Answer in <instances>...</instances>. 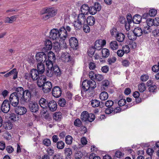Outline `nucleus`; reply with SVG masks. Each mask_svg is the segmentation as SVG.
I'll list each match as a JSON object with an SVG mask.
<instances>
[{
  "label": "nucleus",
  "mask_w": 159,
  "mask_h": 159,
  "mask_svg": "<svg viewBox=\"0 0 159 159\" xmlns=\"http://www.w3.org/2000/svg\"><path fill=\"white\" fill-rule=\"evenodd\" d=\"M153 25L157 26L159 25V18L156 17L154 19H152Z\"/></svg>",
  "instance_id": "obj_62"
},
{
  "label": "nucleus",
  "mask_w": 159,
  "mask_h": 159,
  "mask_svg": "<svg viewBox=\"0 0 159 159\" xmlns=\"http://www.w3.org/2000/svg\"><path fill=\"white\" fill-rule=\"evenodd\" d=\"M138 89L140 92H143L146 89L145 84L143 83H141L139 84Z\"/></svg>",
  "instance_id": "obj_42"
},
{
  "label": "nucleus",
  "mask_w": 159,
  "mask_h": 159,
  "mask_svg": "<svg viewBox=\"0 0 159 159\" xmlns=\"http://www.w3.org/2000/svg\"><path fill=\"white\" fill-rule=\"evenodd\" d=\"M89 87V91L93 90L97 87L96 82L94 80H89L88 82Z\"/></svg>",
  "instance_id": "obj_36"
},
{
  "label": "nucleus",
  "mask_w": 159,
  "mask_h": 159,
  "mask_svg": "<svg viewBox=\"0 0 159 159\" xmlns=\"http://www.w3.org/2000/svg\"><path fill=\"white\" fill-rule=\"evenodd\" d=\"M27 111L26 109L24 107L18 106L16 108L15 112L16 113L20 115L25 114Z\"/></svg>",
  "instance_id": "obj_15"
},
{
  "label": "nucleus",
  "mask_w": 159,
  "mask_h": 159,
  "mask_svg": "<svg viewBox=\"0 0 159 159\" xmlns=\"http://www.w3.org/2000/svg\"><path fill=\"white\" fill-rule=\"evenodd\" d=\"M85 14H83V13H80L78 15V16L77 20L83 24H84L87 19L85 16Z\"/></svg>",
  "instance_id": "obj_26"
},
{
  "label": "nucleus",
  "mask_w": 159,
  "mask_h": 159,
  "mask_svg": "<svg viewBox=\"0 0 159 159\" xmlns=\"http://www.w3.org/2000/svg\"><path fill=\"white\" fill-rule=\"evenodd\" d=\"M57 10L54 7H49L43 8L40 11V15L48 14L51 18L55 16L57 13Z\"/></svg>",
  "instance_id": "obj_3"
},
{
  "label": "nucleus",
  "mask_w": 159,
  "mask_h": 159,
  "mask_svg": "<svg viewBox=\"0 0 159 159\" xmlns=\"http://www.w3.org/2000/svg\"><path fill=\"white\" fill-rule=\"evenodd\" d=\"M30 110L32 112H36L39 110V106L36 102L30 103L29 105Z\"/></svg>",
  "instance_id": "obj_16"
},
{
  "label": "nucleus",
  "mask_w": 159,
  "mask_h": 159,
  "mask_svg": "<svg viewBox=\"0 0 159 159\" xmlns=\"http://www.w3.org/2000/svg\"><path fill=\"white\" fill-rule=\"evenodd\" d=\"M147 25H144V24H143V32L144 34H147L151 32L152 29L151 27H149Z\"/></svg>",
  "instance_id": "obj_34"
},
{
  "label": "nucleus",
  "mask_w": 159,
  "mask_h": 159,
  "mask_svg": "<svg viewBox=\"0 0 159 159\" xmlns=\"http://www.w3.org/2000/svg\"><path fill=\"white\" fill-rule=\"evenodd\" d=\"M52 69H47L46 71V74L48 77H51L52 76L53 74Z\"/></svg>",
  "instance_id": "obj_47"
},
{
  "label": "nucleus",
  "mask_w": 159,
  "mask_h": 159,
  "mask_svg": "<svg viewBox=\"0 0 159 159\" xmlns=\"http://www.w3.org/2000/svg\"><path fill=\"white\" fill-rule=\"evenodd\" d=\"M57 148L59 149H62L64 147V143L62 141H60L57 143Z\"/></svg>",
  "instance_id": "obj_52"
},
{
  "label": "nucleus",
  "mask_w": 159,
  "mask_h": 159,
  "mask_svg": "<svg viewBox=\"0 0 159 159\" xmlns=\"http://www.w3.org/2000/svg\"><path fill=\"white\" fill-rule=\"evenodd\" d=\"M6 150L9 153H11L14 151L13 148L11 146H8L6 147Z\"/></svg>",
  "instance_id": "obj_63"
},
{
  "label": "nucleus",
  "mask_w": 159,
  "mask_h": 159,
  "mask_svg": "<svg viewBox=\"0 0 159 159\" xmlns=\"http://www.w3.org/2000/svg\"><path fill=\"white\" fill-rule=\"evenodd\" d=\"M52 88V83L48 81H46L42 87V90L44 93H47L51 91Z\"/></svg>",
  "instance_id": "obj_10"
},
{
  "label": "nucleus",
  "mask_w": 159,
  "mask_h": 159,
  "mask_svg": "<svg viewBox=\"0 0 159 159\" xmlns=\"http://www.w3.org/2000/svg\"><path fill=\"white\" fill-rule=\"evenodd\" d=\"M142 20V17L139 15H135L133 18V23L136 24H139Z\"/></svg>",
  "instance_id": "obj_28"
},
{
  "label": "nucleus",
  "mask_w": 159,
  "mask_h": 159,
  "mask_svg": "<svg viewBox=\"0 0 159 159\" xmlns=\"http://www.w3.org/2000/svg\"><path fill=\"white\" fill-rule=\"evenodd\" d=\"M17 18V15L13 16L10 17H6L4 19V22L5 23H12L16 20Z\"/></svg>",
  "instance_id": "obj_18"
},
{
  "label": "nucleus",
  "mask_w": 159,
  "mask_h": 159,
  "mask_svg": "<svg viewBox=\"0 0 159 159\" xmlns=\"http://www.w3.org/2000/svg\"><path fill=\"white\" fill-rule=\"evenodd\" d=\"M61 59L63 62H68L70 60V56L68 53L63 52L61 54Z\"/></svg>",
  "instance_id": "obj_17"
},
{
  "label": "nucleus",
  "mask_w": 159,
  "mask_h": 159,
  "mask_svg": "<svg viewBox=\"0 0 159 159\" xmlns=\"http://www.w3.org/2000/svg\"><path fill=\"white\" fill-rule=\"evenodd\" d=\"M58 104L61 107H64L66 105V101L63 98H60L58 102Z\"/></svg>",
  "instance_id": "obj_49"
},
{
  "label": "nucleus",
  "mask_w": 159,
  "mask_h": 159,
  "mask_svg": "<svg viewBox=\"0 0 159 159\" xmlns=\"http://www.w3.org/2000/svg\"><path fill=\"white\" fill-rule=\"evenodd\" d=\"M81 13L87 15L89 11V7L86 4L83 5L80 8Z\"/></svg>",
  "instance_id": "obj_21"
},
{
  "label": "nucleus",
  "mask_w": 159,
  "mask_h": 159,
  "mask_svg": "<svg viewBox=\"0 0 159 159\" xmlns=\"http://www.w3.org/2000/svg\"><path fill=\"white\" fill-rule=\"evenodd\" d=\"M88 113L87 111H83L81 114V119L82 121H88Z\"/></svg>",
  "instance_id": "obj_38"
},
{
  "label": "nucleus",
  "mask_w": 159,
  "mask_h": 159,
  "mask_svg": "<svg viewBox=\"0 0 159 159\" xmlns=\"http://www.w3.org/2000/svg\"><path fill=\"white\" fill-rule=\"evenodd\" d=\"M90 102L91 105L93 107H98L100 104V101L97 99L92 100Z\"/></svg>",
  "instance_id": "obj_37"
},
{
  "label": "nucleus",
  "mask_w": 159,
  "mask_h": 159,
  "mask_svg": "<svg viewBox=\"0 0 159 159\" xmlns=\"http://www.w3.org/2000/svg\"><path fill=\"white\" fill-rule=\"evenodd\" d=\"M55 60V56L54 53L51 51H50L48 54V59L47 60L54 61Z\"/></svg>",
  "instance_id": "obj_44"
},
{
  "label": "nucleus",
  "mask_w": 159,
  "mask_h": 159,
  "mask_svg": "<svg viewBox=\"0 0 159 159\" xmlns=\"http://www.w3.org/2000/svg\"><path fill=\"white\" fill-rule=\"evenodd\" d=\"M106 44V41L105 40L98 39L95 41L94 48L97 50H99L101 49Z\"/></svg>",
  "instance_id": "obj_9"
},
{
  "label": "nucleus",
  "mask_w": 159,
  "mask_h": 159,
  "mask_svg": "<svg viewBox=\"0 0 159 159\" xmlns=\"http://www.w3.org/2000/svg\"><path fill=\"white\" fill-rule=\"evenodd\" d=\"M40 75L42 74H40L36 69H34L31 70L29 74L27 73L25 74V77L26 79L29 80L30 77L33 80H35L41 76Z\"/></svg>",
  "instance_id": "obj_4"
},
{
  "label": "nucleus",
  "mask_w": 159,
  "mask_h": 159,
  "mask_svg": "<svg viewBox=\"0 0 159 159\" xmlns=\"http://www.w3.org/2000/svg\"><path fill=\"white\" fill-rule=\"evenodd\" d=\"M58 30L57 29H53L50 32L49 37L53 40L57 41L60 39Z\"/></svg>",
  "instance_id": "obj_6"
},
{
  "label": "nucleus",
  "mask_w": 159,
  "mask_h": 159,
  "mask_svg": "<svg viewBox=\"0 0 159 159\" xmlns=\"http://www.w3.org/2000/svg\"><path fill=\"white\" fill-rule=\"evenodd\" d=\"M65 153L66 156V158L70 159V156L72 154V151L71 149L69 148H65Z\"/></svg>",
  "instance_id": "obj_41"
},
{
  "label": "nucleus",
  "mask_w": 159,
  "mask_h": 159,
  "mask_svg": "<svg viewBox=\"0 0 159 159\" xmlns=\"http://www.w3.org/2000/svg\"><path fill=\"white\" fill-rule=\"evenodd\" d=\"M95 77L94 80L98 81H101L103 79L102 75L99 74H97Z\"/></svg>",
  "instance_id": "obj_59"
},
{
  "label": "nucleus",
  "mask_w": 159,
  "mask_h": 159,
  "mask_svg": "<svg viewBox=\"0 0 159 159\" xmlns=\"http://www.w3.org/2000/svg\"><path fill=\"white\" fill-rule=\"evenodd\" d=\"M120 19H122L123 20L121 21V23H125V28L127 31H129L130 29V25L132 23L125 21V18L123 17H120Z\"/></svg>",
  "instance_id": "obj_32"
},
{
  "label": "nucleus",
  "mask_w": 159,
  "mask_h": 159,
  "mask_svg": "<svg viewBox=\"0 0 159 159\" xmlns=\"http://www.w3.org/2000/svg\"><path fill=\"white\" fill-rule=\"evenodd\" d=\"M62 117V114L60 112H56L53 115V119L57 121H60Z\"/></svg>",
  "instance_id": "obj_24"
},
{
  "label": "nucleus",
  "mask_w": 159,
  "mask_h": 159,
  "mask_svg": "<svg viewBox=\"0 0 159 159\" xmlns=\"http://www.w3.org/2000/svg\"><path fill=\"white\" fill-rule=\"evenodd\" d=\"M74 125L75 126L80 127L82 125L81 121L79 119L77 118L75 120Z\"/></svg>",
  "instance_id": "obj_55"
},
{
  "label": "nucleus",
  "mask_w": 159,
  "mask_h": 159,
  "mask_svg": "<svg viewBox=\"0 0 159 159\" xmlns=\"http://www.w3.org/2000/svg\"><path fill=\"white\" fill-rule=\"evenodd\" d=\"M1 109L2 111L5 113H7L10 109V104L8 100H5L3 102Z\"/></svg>",
  "instance_id": "obj_11"
},
{
  "label": "nucleus",
  "mask_w": 159,
  "mask_h": 159,
  "mask_svg": "<svg viewBox=\"0 0 159 159\" xmlns=\"http://www.w3.org/2000/svg\"><path fill=\"white\" fill-rule=\"evenodd\" d=\"M46 80L43 76L41 75L37 79V84L39 87H43Z\"/></svg>",
  "instance_id": "obj_19"
},
{
  "label": "nucleus",
  "mask_w": 159,
  "mask_h": 159,
  "mask_svg": "<svg viewBox=\"0 0 159 159\" xmlns=\"http://www.w3.org/2000/svg\"><path fill=\"white\" fill-rule=\"evenodd\" d=\"M16 92L13 93H16L17 96L20 98V101L23 103H28L31 99V93L28 90L24 91L21 87L16 88Z\"/></svg>",
  "instance_id": "obj_2"
},
{
  "label": "nucleus",
  "mask_w": 159,
  "mask_h": 159,
  "mask_svg": "<svg viewBox=\"0 0 159 159\" xmlns=\"http://www.w3.org/2000/svg\"><path fill=\"white\" fill-rule=\"evenodd\" d=\"M52 95L55 98L60 97L61 94V90L60 88L58 86L54 87L52 90Z\"/></svg>",
  "instance_id": "obj_12"
},
{
  "label": "nucleus",
  "mask_w": 159,
  "mask_h": 159,
  "mask_svg": "<svg viewBox=\"0 0 159 159\" xmlns=\"http://www.w3.org/2000/svg\"><path fill=\"white\" fill-rule=\"evenodd\" d=\"M101 52L102 55V57L103 58H107L109 55V51L108 49L107 48H104L102 49Z\"/></svg>",
  "instance_id": "obj_33"
},
{
  "label": "nucleus",
  "mask_w": 159,
  "mask_h": 159,
  "mask_svg": "<svg viewBox=\"0 0 159 159\" xmlns=\"http://www.w3.org/2000/svg\"><path fill=\"white\" fill-rule=\"evenodd\" d=\"M128 37L129 39L132 41H134L136 39L137 36L135 35L134 33H128Z\"/></svg>",
  "instance_id": "obj_48"
},
{
  "label": "nucleus",
  "mask_w": 159,
  "mask_h": 159,
  "mask_svg": "<svg viewBox=\"0 0 159 159\" xmlns=\"http://www.w3.org/2000/svg\"><path fill=\"white\" fill-rule=\"evenodd\" d=\"M58 31L60 38L59 41V47L66 48L67 45L65 40L68 37L69 33L71 31V28L68 25H64V26L60 28Z\"/></svg>",
  "instance_id": "obj_1"
},
{
  "label": "nucleus",
  "mask_w": 159,
  "mask_h": 159,
  "mask_svg": "<svg viewBox=\"0 0 159 159\" xmlns=\"http://www.w3.org/2000/svg\"><path fill=\"white\" fill-rule=\"evenodd\" d=\"M89 80H84L83 81L82 84V89L84 91H86L89 90Z\"/></svg>",
  "instance_id": "obj_22"
},
{
  "label": "nucleus",
  "mask_w": 159,
  "mask_h": 159,
  "mask_svg": "<svg viewBox=\"0 0 159 159\" xmlns=\"http://www.w3.org/2000/svg\"><path fill=\"white\" fill-rule=\"evenodd\" d=\"M37 71L40 74H42L44 71L45 66L42 62L38 63L37 65Z\"/></svg>",
  "instance_id": "obj_23"
},
{
  "label": "nucleus",
  "mask_w": 159,
  "mask_h": 159,
  "mask_svg": "<svg viewBox=\"0 0 159 159\" xmlns=\"http://www.w3.org/2000/svg\"><path fill=\"white\" fill-rule=\"evenodd\" d=\"M36 61L39 62H44L47 59V55L43 52H39L35 55Z\"/></svg>",
  "instance_id": "obj_8"
},
{
  "label": "nucleus",
  "mask_w": 159,
  "mask_h": 159,
  "mask_svg": "<svg viewBox=\"0 0 159 159\" xmlns=\"http://www.w3.org/2000/svg\"><path fill=\"white\" fill-rule=\"evenodd\" d=\"M116 60V58L115 57H110L107 60L108 64L109 65H111L114 63Z\"/></svg>",
  "instance_id": "obj_45"
},
{
  "label": "nucleus",
  "mask_w": 159,
  "mask_h": 159,
  "mask_svg": "<svg viewBox=\"0 0 159 159\" xmlns=\"http://www.w3.org/2000/svg\"><path fill=\"white\" fill-rule=\"evenodd\" d=\"M72 138L70 135L67 136L65 138V142L67 144H71L72 141Z\"/></svg>",
  "instance_id": "obj_46"
},
{
  "label": "nucleus",
  "mask_w": 159,
  "mask_h": 159,
  "mask_svg": "<svg viewBox=\"0 0 159 159\" xmlns=\"http://www.w3.org/2000/svg\"><path fill=\"white\" fill-rule=\"evenodd\" d=\"M109 47L112 50H116L118 48L119 45L117 42L116 41H114L111 42L110 43Z\"/></svg>",
  "instance_id": "obj_30"
},
{
  "label": "nucleus",
  "mask_w": 159,
  "mask_h": 159,
  "mask_svg": "<svg viewBox=\"0 0 159 159\" xmlns=\"http://www.w3.org/2000/svg\"><path fill=\"white\" fill-rule=\"evenodd\" d=\"M83 30L85 33H89L90 32V28L87 24H84L83 27Z\"/></svg>",
  "instance_id": "obj_53"
},
{
  "label": "nucleus",
  "mask_w": 159,
  "mask_h": 159,
  "mask_svg": "<svg viewBox=\"0 0 159 159\" xmlns=\"http://www.w3.org/2000/svg\"><path fill=\"white\" fill-rule=\"evenodd\" d=\"M97 12V11L93 6L89 7V13L91 15L95 14Z\"/></svg>",
  "instance_id": "obj_58"
},
{
  "label": "nucleus",
  "mask_w": 159,
  "mask_h": 159,
  "mask_svg": "<svg viewBox=\"0 0 159 159\" xmlns=\"http://www.w3.org/2000/svg\"><path fill=\"white\" fill-rule=\"evenodd\" d=\"M108 97V95L107 93L106 92H101L100 95V98L102 100H107Z\"/></svg>",
  "instance_id": "obj_39"
},
{
  "label": "nucleus",
  "mask_w": 159,
  "mask_h": 159,
  "mask_svg": "<svg viewBox=\"0 0 159 159\" xmlns=\"http://www.w3.org/2000/svg\"><path fill=\"white\" fill-rule=\"evenodd\" d=\"M93 7H94L95 8L97 11H100L101 8L100 4L98 3H95Z\"/></svg>",
  "instance_id": "obj_64"
},
{
  "label": "nucleus",
  "mask_w": 159,
  "mask_h": 159,
  "mask_svg": "<svg viewBox=\"0 0 159 159\" xmlns=\"http://www.w3.org/2000/svg\"><path fill=\"white\" fill-rule=\"evenodd\" d=\"M53 72L55 75L57 76H60L61 74V72L59 68L57 65L54 66L52 68Z\"/></svg>",
  "instance_id": "obj_35"
},
{
  "label": "nucleus",
  "mask_w": 159,
  "mask_h": 159,
  "mask_svg": "<svg viewBox=\"0 0 159 159\" xmlns=\"http://www.w3.org/2000/svg\"><path fill=\"white\" fill-rule=\"evenodd\" d=\"M69 44L71 48L73 49H77L78 46V41L77 39L75 37H72L69 40Z\"/></svg>",
  "instance_id": "obj_13"
},
{
  "label": "nucleus",
  "mask_w": 159,
  "mask_h": 159,
  "mask_svg": "<svg viewBox=\"0 0 159 159\" xmlns=\"http://www.w3.org/2000/svg\"><path fill=\"white\" fill-rule=\"evenodd\" d=\"M87 22L89 25L92 26L94 25L95 22V19L92 16H88L87 19Z\"/></svg>",
  "instance_id": "obj_31"
},
{
  "label": "nucleus",
  "mask_w": 159,
  "mask_h": 159,
  "mask_svg": "<svg viewBox=\"0 0 159 159\" xmlns=\"http://www.w3.org/2000/svg\"><path fill=\"white\" fill-rule=\"evenodd\" d=\"M52 47V42L48 39L46 40L44 42V47L43 48L44 50L46 51L51 50Z\"/></svg>",
  "instance_id": "obj_20"
},
{
  "label": "nucleus",
  "mask_w": 159,
  "mask_h": 159,
  "mask_svg": "<svg viewBox=\"0 0 159 159\" xmlns=\"http://www.w3.org/2000/svg\"><path fill=\"white\" fill-rule=\"evenodd\" d=\"M39 104L41 107L44 108L47 107L48 102L46 99L41 98L39 101Z\"/></svg>",
  "instance_id": "obj_27"
},
{
  "label": "nucleus",
  "mask_w": 159,
  "mask_h": 159,
  "mask_svg": "<svg viewBox=\"0 0 159 159\" xmlns=\"http://www.w3.org/2000/svg\"><path fill=\"white\" fill-rule=\"evenodd\" d=\"M157 88L156 86L153 84H151L150 87L149 88V91L150 92H154Z\"/></svg>",
  "instance_id": "obj_61"
},
{
  "label": "nucleus",
  "mask_w": 159,
  "mask_h": 159,
  "mask_svg": "<svg viewBox=\"0 0 159 159\" xmlns=\"http://www.w3.org/2000/svg\"><path fill=\"white\" fill-rule=\"evenodd\" d=\"M3 127L6 129L10 130L12 128V125L11 122H7L4 125Z\"/></svg>",
  "instance_id": "obj_51"
},
{
  "label": "nucleus",
  "mask_w": 159,
  "mask_h": 159,
  "mask_svg": "<svg viewBox=\"0 0 159 159\" xmlns=\"http://www.w3.org/2000/svg\"><path fill=\"white\" fill-rule=\"evenodd\" d=\"M122 49L124 53H127L130 52V48L129 46L127 45L124 46L122 47Z\"/></svg>",
  "instance_id": "obj_56"
},
{
  "label": "nucleus",
  "mask_w": 159,
  "mask_h": 159,
  "mask_svg": "<svg viewBox=\"0 0 159 159\" xmlns=\"http://www.w3.org/2000/svg\"><path fill=\"white\" fill-rule=\"evenodd\" d=\"M88 121L90 122H92L95 119V115L93 114H89L88 116Z\"/></svg>",
  "instance_id": "obj_54"
},
{
  "label": "nucleus",
  "mask_w": 159,
  "mask_h": 159,
  "mask_svg": "<svg viewBox=\"0 0 159 159\" xmlns=\"http://www.w3.org/2000/svg\"><path fill=\"white\" fill-rule=\"evenodd\" d=\"M47 106L49 110L52 111H55L57 108V103L54 100L48 102Z\"/></svg>",
  "instance_id": "obj_14"
},
{
  "label": "nucleus",
  "mask_w": 159,
  "mask_h": 159,
  "mask_svg": "<svg viewBox=\"0 0 159 159\" xmlns=\"http://www.w3.org/2000/svg\"><path fill=\"white\" fill-rule=\"evenodd\" d=\"M157 11L156 10L152 9H151L149 12V15L151 16H154L157 14Z\"/></svg>",
  "instance_id": "obj_57"
},
{
  "label": "nucleus",
  "mask_w": 159,
  "mask_h": 159,
  "mask_svg": "<svg viewBox=\"0 0 159 159\" xmlns=\"http://www.w3.org/2000/svg\"><path fill=\"white\" fill-rule=\"evenodd\" d=\"M116 39L119 42H123L125 38V36L122 33H118L116 34L115 37Z\"/></svg>",
  "instance_id": "obj_25"
},
{
  "label": "nucleus",
  "mask_w": 159,
  "mask_h": 159,
  "mask_svg": "<svg viewBox=\"0 0 159 159\" xmlns=\"http://www.w3.org/2000/svg\"><path fill=\"white\" fill-rule=\"evenodd\" d=\"M113 102L111 100H108L105 102V106L107 107L105 110V112L106 114H109L113 112Z\"/></svg>",
  "instance_id": "obj_7"
},
{
  "label": "nucleus",
  "mask_w": 159,
  "mask_h": 159,
  "mask_svg": "<svg viewBox=\"0 0 159 159\" xmlns=\"http://www.w3.org/2000/svg\"><path fill=\"white\" fill-rule=\"evenodd\" d=\"M46 61V65L47 66V69H52L54 66L52 61H53L49 60H47Z\"/></svg>",
  "instance_id": "obj_43"
},
{
  "label": "nucleus",
  "mask_w": 159,
  "mask_h": 159,
  "mask_svg": "<svg viewBox=\"0 0 159 159\" xmlns=\"http://www.w3.org/2000/svg\"><path fill=\"white\" fill-rule=\"evenodd\" d=\"M83 24L78 20L74 22L73 25L74 27L76 30H80L82 28V25Z\"/></svg>",
  "instance_id": "obj_40"
},
{
  "label": "nucleus",
  "mask_w": 159,
  "mask_h": 159,
  "mask_svg": "<svg viewBox=\"0 0 159 159\" xmlns=\"http://www.w3.org/2000/svg\"><path fill=\"white\" fill-rule=\"evenodd\" d=\"M133 32L137 37H139L142 35L143 32L142 29L138 27L134 29Z\"/></svg>",
  "instance_id": "obj_29"
},
{
  "label": "nucleus",
  "mask_w": 159,
  "mask_h": 159,
  "mask_svg": "<svg viewBox=\"0 0 159 159\" xmlns=\"http://www.w3.org/2000/svg\"><path fill=\"white\" fill-rule=\"evenodd\" d=\"M16 94L15 93H12L11 94L9 97V101L11 104L14 107H16L19 103V100H20V98L16 95Z\"/></svg>",
  "instance_id": "obj_5"
},
{
  "label": "nucleus",
  "mask_w": 159,
  "mask_h": 159,
  "mask_svg": "<svg viewBox=\"0 0 159 159\" xmlns=\"http://www.w3.org/2000/svg\"><path fill=\"white\" fill-rule=\"evenodd\" d=\"M97 74L94 73L93 71H91L89 73V77L92 80H95V76Z\"/></svg>",
  "instance_id": "obj_60"
},
{
  "label": "nucleus",
  "mask_w": 159,
  "mask_h": 159,
  "mask_svg": "<svg viewBox=\"0 0 159 159\" xmlns=\"http://www.w3.org/2000/svg\"><path fill=\"white\" fill-rule=\"evenodd\" d=\"M144 25H147L149 27H151L153 25V22L152 19H148L146 20V22H144Z\"/></svg>",
  "instance_id": "obj_50"
}]
</instances>
